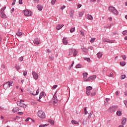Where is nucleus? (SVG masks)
<instances>
[{
	"mask_svg": "<svg viewBox=\"0 0 127 127\" xmlns=\"http://www.w3.org/2000/svg\"><path fill=\"white\" fill-rule=\"evenodd\" d=\"M109 10L110 12H112V13H113V14H115V15H119V11L117 9H116V8L113 6H110L109 7Z\"/></svg>",
	"mask_w": 127,
	"mask_h": 127,
	"instance_id": "nucleus-1",
	"label": "nucleus"
},
{
	"mask_svg": "<svg viewBox=\"0 0 127 127\" xmlns=\"http://www.w3.org/2000/svg\"><path fill=\"white\" fill-rule=\"evenodd\" d=\"M38 116L41 120H44L45 118H46V115H45V113L42 111V110H40L38 111Z\"/></svg>",
	"mask_w": 127,
	"mask_h": 127,
	"instance_id": "nucleus-2",
	"label": "nucleus"
},
{
	"mask_svg": "<svg viewBox=\"0 0 127 127\" xmlns=\"http://www.w3.org/2000/svg\"><path fill=\"white\" fill-rule=\"evenodd\" d=\"M77 53H78V52H77V50L75 49H69V54L68 56H71L73 55L74 57H76L77 55Z\"/></svg>",
	"mask_w": 127,
	"mask_h": 127,
	"instance_id": "nucleus-3",
	"label": "nucleus"
},
{
	"mask_svg": "<svg viewBox=\"0 0 127 127\" xmlns=\"http://www.w3.org/2000/svg\"><path fill=\"white\" fill-rule=\"evenodd\" d=\"M12 84H13V81H8L7 82L3 84L4 89H8V88H10L12 86Z\"/></svg>",
	"mask_w": 127,
	"mask_h": 127,
	"instance_id": "nucleus-4",
	"label": "nucleus"
},
{
	"mask_svg": "<svg viewBox=\"0 0 127 127\" xmlns=\"http://www.w3.org/2000/svg\"><path fill=\"white\" fill-rule=\"evenodd\" d=\"M119 109V106H112L109 109H108L109 112H111V113H113L115 112V111H117Z\"/></svg>",
	"mask_w": 127,
	"mask_h": 127,
	"instance_id": "nucleus-5",
	"label": "nucleus"
},
{
	"mask_svg": "<svg viewBox=\"0 0 127 127\" xmlns=\"http://www.w3.org/2000/svg\"><path fill=\"white\" fill-rule=\"evenodd\" d=\"M23 12L25 16H31L32 15V12L28 10H24Z\"/></svg>",
	"mask_w": 127,
	"mask_h": 127,
	"instance_id": "nucleus-6",
	"label": "nucleus"
},
{
	"mask_svg": "<svg viewBox=\"0 0 127 127\" xmlns=\"http://www.w3.org/2000/svg\"><path fill=\"white\" fill-rule=\"evenodd\" d=\"M17 105L20 108H27V105L24 104V103L20 102V101L17 102Z\"/></svg>",
	"mask_w": 127,
	"mask_h": 127,
	"instance_id": "nucleus-7",
	"label": "nucleus"
},
{
	"mask_svg": "<svg viewBox=\"0 0 127 127\" xmlns=\"http://www.w3.org/2000/svg\"><path fill=\"white\" fill-rule=\"evenodd\" d=\"M97 78V75H93L92 76H91L88 78V79L84 80L85 82H87V81H93V80H95Z\"/></svg>",
	"mask_w": 127,
	"mask_h": 127,
	"instance_id": "nucleus-8",
	"label": "nucleus"
},
{
	"mask_svg": "<svg viewBox=\"0 0 127 127\" xmlns=\"http://www.w3.org/2000/svg\"><path fill=\"white\" fill-rule=\"evenodd\" d=\"M32 75L35 80H37L38 79V73H37V72H36L35 71H33Z\"/></svg>",
	"mask_w": 127,
	"mask_h": 127,
	"instance_id": "nucleus-9",
	"label": "nucleus"
},
{
	"mask_svg": "<svg viewBox=\"0 0 127 127\" xmlns=\"http://www.w3.org/2000/svg\"><path fill=\"white\" fill-rule=\"evenodd\" d=\"M33 42L34 44H36V45H38L39 44H40V40L38 39V38H35Z\"/></svg>",
	"mask_w": 127,
	"mask_h": 127,
	"instance_id": "nucleus-10",
	"label": "nucleus"
},
{
	"mask_svg": "<svg viewBox=\"0 0 127 127\" xmlns=\"http://www.w3.org/2000/svg\"><path fill=\"white\" fill-rule=\"evenodd\" d=\"M103 42L106 43L108 42V43H114V41H111L110 40H109L108 39H103L102 40Z\"/></svg>",
	"mask_w": 127,
	"mask_h": 127,
	"instance_id": "nucleus-11",
	"label": "nucleus"
},
{
	"mask_svg": "<svg viewBox=\"0 0 127 127\" xmlns=\"http://www.w3.org/2000/svg\"><path fill=\"white\" fill-rule=\"evenodd\" d=\"M0 16L1 18H6V15H5L4 12H1L0 13Z\"/></svg>",
	"mask_w": 127,
	"mask_h": 127,
	"instance_id": "nucleus-12",
	"label": "nucleus"
},
{
	"mask_svg": "<svg viewBox=\"0 0 127 127\" xmlns=\"http://www.w3.org/2000/svg\"><path fill=\"white\" fill-rule=\"evenodd\" d=\"M63 42L64 45H67L68 44V40H67V38H64L63 39Z\"/></svg>",
	"mask_w": 127,
	"mask_h": 127,
	"instance_id": "nucleus-13",
	"label": "nucleus"
},
{
	"mask_svg": "<svg viewBox=\"0 0 127 127\" xmlns=\"http://www.w3.org/2000/svg\"><path fill=\"white\" fill-rule=\"evenodd\" d=\"M64 26V25H63V24H62V25L59 24L57 26L56 29L57 30H60V29H61L62 28V27H63Z\"/></svg>",
	"mask_w": 127,
	"mask_h": 127,
	"instance_id": "nucleus-14",
	"label": "nucleus"
},
{
	"mask_svg": "<svg viewBox=\"0 0 127 127\" xmlns=\"http://www.w3.org/2000/svg\"><path fill=\"white\" fill-rule=\"evenodd\" d=\"M126 123H127V118H123L122 119V125H123L124 126V125H126Z\"/></svg>",
	"mask_w": 127,
	"mask_h": 127,
	"instance_id": "nucleus-15",
	"label": "nucleus"
},
{
	"mask_svg": "<svg viewBox=\"0 0 127 127\" xmlns=\"http://www.w3.org/2000/svg\"><path fill=\"white\" fill-rule=\"evenodd\" d=\"M74 10H71L69 13L70 17H71V18H73V17L74 16Z\"/></svg>",
	"mask_w": 127,
	"mask_h": 127,
	"instance_id": "nucleus-16",
	"label": "nucleus"
},
{
	"mask_svg": "<svg viewBox=\"0 0 127 127\" xmlns=\"http://www.w3.org/2000/svg\"><path fill=\"white\" fill-rule=\"evenodd\" d=\"M87 18L89 20H93V16H92L91 15H87Z\"/></svg>",
	"mask_w": 127,
	"mask_h": 127,
	"instance_id": "nucleus-17",
	"label": "nucleus"
},
{
	"mask_svg": "<svg viewBox=\"0 0 127 127\" xmlns=\"http://www.w3.org/2000/svg\"><path fill=\"white\" fill-rule=\"evenodd\" d=\"M37 8L39 10H42V8H43V6L40 4H38L37 5Z\"/></svg>",
	"mask_w": 127,
	"mask_h": 127,
	"instance_id": "nucleus-18",
	"label": "nucleus"
},
{
	"mask_svg": "<svg viewBox=\"0 0 127 127\" xmlns=\"http://www.w3.org/2000/svg\"><path fill=\"white\" fill-rule=\"evenodd\" d=\"M16 35H17V36H19V37H21V36H22V33L19 31L17 32Z\"/></svg>",
	"mask_w": 127,
	"mask_h": 127,
	"instance_id": "nucleus-19",
	"label": "nucleus"
},
{
	"mask_svg": "<svg viewBox=\"0 0 127 127\" xmlns=\"http://www.w3.org/2000/svg\"><path fill=\"white\" fill-rule=\"evenodd\" d=\"M83 77H84V80H85V79L87 78L88 77V73L85 72V73H83L82 74Z\"/></svg>",
	"mask_w": 127,
	"mask_h": 127,
	"instance_id": "nucleus-20",
	"label": "nucleus"
},
{
	"mask_svg": "<svg viewBox=\"0 0 127 127\" xmlns=\"http://www.w3.org/2000/svg\"><path fill=\"white\" fill-rule=\"evenodd\" d=\"M116 115H117L118 117H121V116H122V111H121V110L118 111L116 113Z\"/></svg>",
	"mask_w": 127,
	"mask_h": 127,
	"instance_id": "nucleus-21",
	"label": "nucleus"
},
{
	"mask_svg": "<svg viewBox=\"0 0 127 127\" xmlns=\"http://www.w3.org/2000/svg\"><path fill=\"white\" fill-rule=\"evenodd\" d=\"M44 92H41L39 95V99H42V97H43V96H44Z\"/></svg>",
	"mask_w": 127,
	"mask_h": 127,
	"instance_id": "nucleus-22",
	"label": "nucleus"
},
{
	"mask_svg": "<svg viewBox=\"0 0 127 127\" xmlns=\"http://www.w3.org/2000/svg\"><path fill=\"white\" fill-rule=\"evenodd\" d=\"M71 123L72 124V125H78L79 124V122L75 121L74 120H72Z\"/></svg>",
	"mask_w": 127,
	"mask_h": 127,
	"instance_id": "nucleus-23",
	"label": "nucleus"
},
{
	"mask_svg": "<svg viewBox=\"0 0 127 127\" xmlns=\"http://www.w3.org/2000/svg\"><path fill=\"white\" fill-rule=\"evenodd\" d=\"M126 64H127L126 62H120V65H121V66H126Z\"/></svg>",
	"mask_w": 127,
	"mask_h": 127,
	"instance_id": "nucleus-24",
	"label": "nucleus"
},
{
	"mask_svg": "<svg viewBox=\"0 0 127 127\" xmlns=\"http://www.w3.org/2000/svg\"><path fill=\"white\" fill-rule=\"evenodd\" d=\"M48 122L50 124H51V125H54V121L50 119L48 120Z\"/></svg>",
	"mask_w": 127,
	"mask_h": 127,
	"instance_id": "nucleus-25",
	"label": "nucleus"
},
{
	"mask_svg": "<svg viewBox=\"0 0 127 127\" xmlns=\"http://www.w3.org/2000/svg\"><path fill=\"white\" fill-rule=\"evenodd\" d=\"M13 113H16V112H18V109L17 108H15L12 109Z\"/></svg>",
	"mask_w": 127,
	"mask_h": 127,
	"instance_id": "nucleus-26",
	"label": "nucleus"
},
{
	"mask_svg": "<svg viewBox=\"0 0 127 127\" xmlns=\"http://www.w3.org/2000/svg\"><path fill=\"white\" fill-rule=\"evenodd\" d=\"M93 89V87L92 86H87L86 87V91H91Z\"/></svg>",
	"mask_w": 127,
	"mask_h": 127,
	"instance_id": "nucleus-27",
	"label": "nucleus"
},
{
	"mask_svg": "<svg viewBox=\"0 0 127 127\" xmlns=\"http://www.w3.org/2000/svg\"><path fill=\"white\" fill-rule=\"evenodd\" d=\"M15 68L18 71V70H20V66L18 65L17 64H15Z\"/></svg>",
	"mask_w": 127,
	"mask_h": 127,
	"instance_id": "nucleus-28",
	"label": "nucleus"
},
{
	"mask_svg": "<svg viewBox=\"0 0 127 127\" xmlns=\"http://www.w3.org/2000/svg\"><path fill=\"white\" fill-rule=\"evenodd\" d=\"M47 126H49V124H46L44 125H40L39 127H47Z\"/></svg>",
	"mask_w": 127,
	"mask_h": 127,
	"instance_id": "nucleus-29",
	"label": "nucleus"
},
{
	"mask_svg": "<svg viewBox=\"0 0 127 127\" xmlns=\"http://www.w3.org/2000/svg\"><path fill=\"white\" fill-rule=\"evenodd\" d=\"M102 56H103V55L100 52H99L97 54V57H98V58H101V57H102Z\"/></svg>",
	"mask_w": 127,
	"mask_h": 127,
	"instance_id": "nucleus-30",
	"label": "nucleus"
},
{
	"mask_svg": "<svg viewBox=\"0 0 127 127\" xmlns=\"http://www.w3.org/2000/svg\"><path fill=\"white\" fill-rule=\"evenodd\" d=\"M83 52H84V53H88V52H89L88 49H86V48H83Z\"/></svg>",
	"mask_w": 127,
	"mask_h": 127,
	"instance_id": "nucleus-31",
	"label": "nucleus"
},
{
	"mask_svg": "<svg viewBox=\"0 0 127 127\" xmlns=\"http://www.w3.org/2000/svg\"><path fill=\"white\" fill-rule=\"evenodd\" d=\"M75 68H76V69H78V68H82V65L78 64L75 66Z\"/></svg>",
	"mask_w": 127,
	"mask_h": 127,
	"instance_id": "nucleus-32",
	"label": "nucleus"
},
{
	"mask_svg": "<svg viewBox=\"0 0 127 127\" xmlns=\"http://www.w3.org/2000/svg\"><path fill=\"white\" fill-rule=\"evenodd\" d=\"M84 60L87 61V62H91V59L89 58H84Z\"/></svg>",
	"mask_w": 127,
	"mask_h": 127,
	"instance_id": "nucleus-33",
	"label": "nucleus"
},
{
	"mask_svg": "<svg viewBox=\"0 0 127 127\" xmlns=\"http://www.w3.org/2000/svg\"><path fill=\"white\" fill-rule=\"evenodd\" d=\"M49 58L50 60H51V61H53V60L54 59V57H53L52 55H51L49 56Z\"/></svg>",
	"mask_w": 127,
	"mask_h": 127,
	"instance_id": "nucleus-34",
	"label": "nucleus"
},
{
	"mask_svg": "<svg viewBox=\"0 0 127 127\" xmlns=\"http://www.w3.org/2000/svg\"><path fill=\"white\" fill-rule=\"evenodd\" d=\"M122 34H123V35L126 36L127 35V30L123 31L122 32Z\"/></svg>",
	"mask_w": 127,
	"mask_h": 127,
	"instance_id": "nucleus-35",
	"label": "nucleus"
},
{
	"mask_svg": "<svg viewBox=\"0 0 127 127\" xmlns=\"http://www.w3.org/2000/svg\"><path fill=\"white\" fill-rule=\"evenodd\" d=\"M121 80H124V79H126V74H123L121 75Z\"/></svg>",
	"mask_w": 127,
	"mask_h": 127,
	"instance_id": "nucleus-36",
	"label": "nucleus"
},
{
	"mask_svg": "<svg viewBox=\"0 0 127 127\" xmlns=\"http://www.w3.org/2000/svg\"><path fill=\"white\" fill-rule=\"evenodd\" d=\"M95 40H96V38H91V39L90 40L91 43H93V42H95Z\"/></svg>",
	"mask_w": 127,
	"mask_h": 127,
	"instance_id": "nucleus-37",
	"label": "nucleus"
},
{
	"mask_svg": "<svg viewBox=\"0 0 127 127\" xmlns=\"http://www.w3.org/2000/svg\"><path fill=\"white\" fill-rule=\"evenodd\" d=\"M93 113L94 112H93V111H91L90 114L89 115L88 119H91V116H92V115H93Z\"/></svg>",
	"mask_w": 127,
	"mask_h": 127,
	"instance_id": "nucleus-38",
	"label": "nucleus"
},
{
	"mask_svg": "<svg viewBox=\"0 0 127 127\" xmlns=\"http://www.w3.org/2000/svg\"><path fill=\"white\" fill-rule=\"evenodd\" d=\"M71 33H73L75 31V28H71L70 30Z\"/></svg>",
	"mask_w": 127,
	"mask_h": 127,
	"instance_id": "nucleus-39",
	"label": "nucleus"
},
{
	"mask_svg": "<svg viewBox=\"0 0 127 127\" xmlns=\"http://www.w3.org/2000/svg\"><path fill=\"white\" fill-rule=\"evenodd\" d=\"M34 3H39V0H33Z\"/></svg>",
	"mask_w": 127,
	"mask_h": 127,
	"instance_id": "nucleus-40",
	"label": "nucleus"
},
{
	"mask_svg": "<svg viewBox=\"0 0 127 127\" xmlns=\"http://www.w3.org/2000/svg\"><path fill=\"white\" fill-rule=\"evenodd\" d=\"M121 57H122L123 59L124 60H126V59H127V56H126L125 55H122Z\"/></svg>",
	"mask_w": 127,
	"mask_h": 127,
	"instance_id": "nucleus-41",
	"label": "nucleus"
},
{
	"mask_svg": "<svg viewBox=\"0 0 127 127\" xmlns=\"http://www.w3.org/2000/svg\"><path fill=\"white\" fill-rule=\"evenodd\" d=\"M84 12H81L79 14V16L80 17H82V16H83V15L84 14Z\"/></svg>",
	"mask_w": 127,
	"mask_h": 127,
	"instance_id": "nucleus-42",
	"label": "nucleus"
},
{
	"mask_svg": "<svg viewBox=\"0 0 127 127\" xmlns=\"http://www.w3.org/2000/svg\"><path fill=\"white\" fill-rule=\"evenodd\" d=\"M57 87H58V85H54L52 89L53 90H55V89H56V88H57Z\"/></svg>",
	"mask_w": 127,
	"mask_h": 127,
	"instance_id": "nucleus-43",
	"label": "nucleus"
},
{
	"mask_svg": "<svg viewBox=\"0 0 127 127\" xmlns=\"http://www.w3.org/2000/svg\"><path fill=\"white\" fill-rule=\"evenodd\" d=\"M86 95H87L88 96H90V95H91V92L88 91V90H86Z\"/></svg>",
	"mask_w": 127,
	"mask_h": 127,
	"instance_id": "nucleus-44",
	"label": "nucleus"
},
{
	"mask_svg": "<svg viewBox=\"0 0 127 127\" xmlns=\"http://www.w3.org/2000/svg\"><path fill=\"white\" fill-rule=\"evenodd\" d=\"M23 76H26L27 75V71L26 70L24 71L23 73Z\"/></svg>",
	"mask_w": 127,
	"mask_h": 127,
	"instance_id": "nucleus-45",
	"label": "nucleus"
},
{
	"mask_svg": "<svg viewBox=\"0 0 127 127\" xmlns=\"http://www.w3.org/2000/svg\"><path fill=\"white\" fill-rule=\"evenodd\" d=\"M39 94V89H37V90L36 92V94H35V96H37Z\"/></svg>",
	"mask_w": 127,
	"mask_h": 127,
	"instance_id": "nucleus-46",
	"label": "nucleus"
},
{
	"mask_svg": "<svg viewBox=\"0 0 127 127\" xmlns=\"http://www.w3.org/2000/svg\"><path fill=\"white\" fill-rule=\"evenodd\" d=\"M19 61H23V57H21L20 58H19L18 59Z\"/></svg>",
	"mask_w": 127,
	"mask_h": 127,
	"instance_id": "nucleus-47",
	"label": "nucleus"
},
{
	"mask_svg": "<svg viewBox=\"0 0 127 127\" xmlns=\"http://www.w3.org/2000/svg\"><path fill=\"white\" fill-rule=\"evenodd\" d=\"M6 8V6H4L1 9V12H4V10Z\"/></svg>",
	"mask_w": 127,
	"mask_h": 127,
	"instance_id": "nucleus-48",
	"label": "nucleus"
},
{
	"mask_svg": "<svg viewBox=\"0 0 127 127\" xmlns=\"http://www.w3.org/2000/svg\"><path fill=\"white\" fill-rule=\"evenodd\" d=\"M74 64V61H73V62H72V64H71V65H70V69H71V68H72V67L73 66Z\"/></svg>",
	"mask_w": 127,
	"mask_h": 127,
	"instance_id": "nucleus-49",
	"label": "nucleus"
},
{
	"mask_svg": "<svg viewBox=\"0 0 127 127\" xmlns=\"http://www.w3.org/2000/svg\"><path fill=\"white\" fill-rule=\"evenodd\" d=\"M56 1V0H52V4H55V2Z\"/></svg>",
	"mask_w": 127,
	"mask_h": 127,
	"instance_id": "nucleus-50",
	"label": "nucleus"
},
{
	"mask_svg": "<svg viewBox=\"0 0 127 127\" xmlns=\"http://www.w3.org/2000/svg\"><path fill=\"white\" fill-rule=\"evenodd\" d=\"M114 76V73L113 72H111L109 75V77H113Z\"/></svg>",
	"mask_w": 127,
	"mask_h": 127,
	"instance_id": "nucleus-51",
	"label": "nucleus"
},
{
	"mask_svg": "<svg viewBox=\"0 0 127 127\" xmlns=\"http://www.w3.org/2000/svg\"><path fill=\"white\" fill-rule=\"evenodd\" d=\"M16 0H13L12 3V5H14L15 4V1Z\"/></svg>",
	"mask_w": 127,
	"mask_h": 127,
	"instance_id": "nucleus-52",
	"label": "nucleus"
},
{
	"mask_svg": "<svg viewBox=\"0 0 127 127\" xmlns=\"http://www.w3.org/2000/svg\"><path fill=\"white\" fill-rule=\"evenodd\" d=\"M80 35L82 36H84V35H85V34L83 32V31H80Z\"/></svg>",
	"mask_w": 127,
	"mask_h": 127,
	"instance_id": "nucleus-53",
	"label": "nucleus"
},
{
	"mask_svg": "<svg viewBox=\"0 0 127 127\" xmlns=\"http://www.w3.org/2000/svg\"><path fill=\"white\" fill-rule=\"evenodd\" d=\"M88 49H90V50H93L94 49V48L92 46L88 47Z\"/></svg>",
	"mask_w": 127,
	"mask_h": 127,
	"instance_id": "nucleus-54",
	"label": "nucleus"
},
{
	"mask_svg": "<svg viewBox=\"0 0 127 127\" xmlns=\"http://www.w3.org/2000/svg\"><path fill=\"white\" fill-rule=\"evenodd\" d=\"M65 7H66V6H65V5H63V6L61 7V9H62V10L64 9V8H65Z\"/></svg>",
	"mask_w": 127,
	"mask_h": 127,
	"instance_id": "nucleus-55",
	"label": "nucleus"
},
{
	"mask_svg": "<svg viewBox=\"0 0 127 127\" xmlns=\"http://www.w3.org/2000/svg\"><path fill=\"white\" fill-rule=\"evenodd\" d=\"M116 96H120V92H119V91H116Z\"/></svg>",
	"mask_w": 127,
	"mask_h": 127,
	"instance_id": "nucleus-56",
	"label": "nucleus"
},
{
	"mask_svg": "<svg viewBox=\"0 0 127 127\" xmlns=\"http://www.w3.org/2000/svg\"><path fill=\"white\" fill-rule=\"evenodd\" d=\"M30 118H27L25 120V122H29V120H30Z\"/></svg>",
	"mask_w": 127,
	"mask_h": 127,
	"instance_id": "nucleus-57",
	"label": "nucleus"
},
{
	"mask_svg": "<svg viewBox=\"0 0 127 127\" xmlns=\"http://www.w3.org/2000/svg\"><path fill=\"white\" fill-rule=\"evenodd\" d=\"M53 102L54 104H57V103H58V101H57V100H55Z\"/></svg>",
	"mask_w": 127,
	"mask_h": 127,
	"instance_id": "nucleus-58",
	"label": "nucleus"
},
{
	"mask_svg": "<svg viewBox=\"0 0 127 127\" xmlns=\"http://www.w3.org/2000/svg\"><path fill=\"white\" fill-rule=\"evenodd\" d=\"M23 112H18V115H23Z\"/></svg>",
	"mask_w": 127,
	"mask_h": 127,
	"instance_id": "nucleus-59",
	"label": "nucleus"
},
{
	"mask_svg": "<svg viewBox=\"0 0 127 127\" xmlns=\"http://www.w3.org/2000/svg\"><path fill=\"white\" fill-rule=\"evenodd\" d=\"M19 4H22V0H19Z\"/></svg>",
	"mask_w": 127,
	"mask_h": 127,
	"instance_id": "nucleus-60",
	"label": "nucleus"
},
{
	"mask_svg": "<svg viewBox=\"0 0 127 127\" xmlns=\"http://www.w3.org/2000/svg\"><path fill=\"white\" fill-rule=\"evenodd\" d=\"M1 68H3V69L5 68V65L3 64H1Z\"/></svg>",
	"mask_w": 127,
	"mask_h": 127,
	"instance_id": "nucleus-61",
	"label": "nucleus"
},
{
	"mask_svg": "<svg viewBox=\"0 0 127 127\" xmlns=\"http://www.w3.org/2000/svg\"><path fill=\"white\" fill-rule=\"evenodd\" d=\"M91 96H95L96 95V92H92L91 93Z\"/></svg>",
	"mask_w": 127,
	"mask_h": 127,
	"instance_id": "nucleus-62",
	"label": "nucleus"
},
{
	"mask_svg": "<svg viewBox=\"0 0 127 127\" xmlns=\"http://www.w3.org/2000/svg\"><path fill=\"white\" fill-rule=\"evenodd\" d=\"M96 0H89L90 2H95Z\"/></svg>",
	"mask_w": 127,
	"mask_h": 127,
	"instance_id": "nucleus-63",
	"label": "nucleus"
},
{
	"mask_svg": "<svg viewBox=\"0 0 127 127\" xmlns=\"http://www.w3.org/2000/svg\"><path fill=\"white\" fill-rule=\"evenodd\" d=\"M47 53H51V51H50L49 49H48L47 51Z\"/></svg>",
	"mask_w": 127,
	"mask_h": 127,
	"instance_id": "nucleus-64",
	"label": "nucleus"
}]
</instances>
